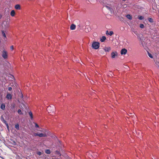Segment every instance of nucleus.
<instances>
[{
	"label": "nucleus",
	"instance_id": "412c9836",
	"mask_svg": "<svg viewBox=\"0 0 159 159\" xmlns=\"http://www.w3.org/2000/svg\"><path fill=\"white\" fill-rule=\"evenodd\" d=\"M138 19L140 20H143L144 19V17L142 16H139Z\"/></svg>",
	"mask_w": 159,
	"mask_h": 159
},
{
	"label": "nucleus",
	"instance_id": "c85d7f7f",
	"mask_svg": "<svg viewBox=\"0 0 159 159\" xmlns=\"http://www.w3.org/2000/svg\"><path fill=\"white\" fill-rule=\"evenodd\" d=\"M37 154L39 156H40L42 154V153L40 152H37Z\"/></svg>",
	"mask_w": 159,
	"mask_h": 159
},
{
	"label": "nucleus",
	"instance_id": "a878e982",
	"mask_svg": "<svg viewBox=\"0 0 159 159\" xmlns=\"http://www.w3.org/2000/svg\"><path fill=\"white\" fill-rule=\"evenodd\" d=\"M106 7L107 9L109 10L110 11H111V7H110L107 6H106Z\"/></svg>",
	"mask_w": 159,
	"mask_h": 159
},
{
	"label": "nucleus",
	"instance_id": "72a5a7b5",
	"mask_svg": "<svg viewBox=\"0 0 159 159\" xmlns=\"http://www.w3.org/2000/svg\"><path fill=\"white\" fill-rule=\"evenodd\" d=\"M123 1H125L126 0H122Z\"/></svg>",
	"mask_w": 159,
	"mask_h": 159
},
{
	"label": "nucleus",
	"instance_id": "39448f33",
	"mask_svg": "<svg viewBox=\"0 0 159 159\" xmlns=\"http://www.w3.org/2000/svg\"><path fill=\"white\" fill-rule=\"evenodd\" d=\"M127 50L125 48H123L120 51V53L121 55H125L127 52Z\"/></svg>",
	"mask_w": 159,
	"mask_h": 159
},
{
	"label": "nucleus",
	"instance_id": "6e6552de",
	"mask_svg": "<svg viewBox=\"0 0 159 159\" xmlns=\"http://www.w3.org/2000/svg\"><path fill=\"white\" fill-rule=\"evenodd\" d=\"M15 8L16 10H20V6L19 4H16L15 6Z\"/></svg>",
	"mask_w": 159,
	"mask_h": 159
},
{
	"label": "nucleus",
	"instance_id": "f3484780",
	"mask_svg": "<svg viewBox=\"0 0 159 159\" xmlns=\"http://www.w3.org/2000/svg\"><path fill=\"white\" fill-rule=\"evenodd\" d=\"M30 116V118L31 119H33V114L32 112L30 111L29 112Z\"/></svg>",
	"mask_w": 159,
	"mask_h": 159
},
{
	"label": "nucleus",
	"instance_id": "bb28decb",
	"mask_svg": "<svg viewBox=\"0 0 159 159\" xmlns=\"http://www.w3.org/2000/svg\"><path fill=\"white\" fill-rule=\"evenodd\" d=\"M34 123L35 124V127L36 128H39V126L36 123Z\"/></svg>",
	"mask_w": 159,
	"mask_h": 159
},
{
	"label": "nucleus",
	"instance_id": "a211bd4d",
	"mask_svg": "<svg viewBox=\"0 0 159 159\" xmlns=\"http://www.w3.org/2000/svg\"><path fill=\"white\" fill-rule=\"evenodd\" d=\"M45 152L48 154H50L51 153L50 150L49 149H47L45 150Z\"/></svg>",
	"mask_w": 159,
	"mask_h": 159
},
{
	"label": "nucleus",
	"instance_id": "4be33fe9",
	"mask_svg": "<svg viewBox=\"0 0 159 159\" xmlns=\"http://www.w3.org/2000/svg\"><path fill=\"white\" fill-rule=\"evenodd\" d=\"M140 27L141 28L143 29L144 27V26L143 24H141L140 25Z\"/></svg>",
	"mask_w": 159,
	"mask_h": 159
},
{
	"label": "nucleus",
	"instance_id": "aec40b11",
	"mask_svg": "<svg viewBox=\"0 0 159 159\" xmlns=\"http://www.w3.org/2000/svg\"><path fill=\"white\" fill-rule=\"evenodd\" d=\"M2 34L3 35V36L5 38H6V35L4 33V31L3 30L2 31Z\"/></svg>",
	"mask_w": 159,
	"mask_h": 159
},
{
	"label": "nucleus",
	"instance_id": "2eb2a0df",
	"mask_svg": "<svg viewBox=\"0 0 159 159\" xmlns=\"http://www.w3.org/2000/svg\"><path fill=\"white\" fill-rule=\"evenodd\" d=\"M126 17L130 20L132 19V16L129 14H128L126 16Z\"/></svg>",
	"mask_w": 159,
	"mask_h": 159
},
{
	"label": "nucleus",
	"instance_id": "423d86ee",
	"mask_svg": "<svg viewBox=\"0 0 159 159\" xmlns=\"http://www.w3.org/2000/svg\"><path fill=\"white\" fill-rule=\"evenodd\" d=\"M6 98L8 100H11L12 98V96L11 94L8 93L6 97Z\"/></svg>",
	"mask_w": 159,
	"mask_h": 159
},
{
	"label": "nucleus",
	"instance_id": "c756f323",
	"mask_svg": "<svg viewBox=\"0 0 159 159\" xmlns=\"http://www.w3.org/2000/svg\"><path fill=\"white\" fill-rule=\"evenodd\" d=\"M8 90L9 91H11L12 90V88L11 87H8Z\"/></svg>",
	"mask_w": 159,
	"mask_h": 159
},
{
	"label": "nucleus",
	"instance_id": "f03ea898",
	"mask_svg": "<svg viewBox=\"0 0 159 159\" xmlns=\"http://www.w3.org/2000/svg\"><path fill=\"white\" fill-rule=\"evenodd\" d=\"M92 47L93 48L97 49L100 47V43L97 42H93L92 44Z\"/></svg>",
	"mask_w": 159,
	"mask_h": 159
},
{
	"label": "nucleus",
	"instance_id": "20e7f679",
	"mask_svg": "<svg viewBox=\"0 0 159 159\" xmlns=\"http://www.w3.org/2000/svg\"><path fill=\"white\" fill-rule=\"evenodd\" d=\"M118 55V52L116 51L112 52L111 54L112 58H114L116 57H117Z\"/></svg>",
	"mask_w": 159,
	"mask_h": 159
},
{
	"label": "nucleus",
	"instance_id": "473e14b6",
	"mask_svg": "<svg viewBox=\"0 0 159 159\" xmlns=\"http://www.w3.org/2000/svg\"><path fill=\"white\" fill-rule=\"evenodd\" d=\"M107 33H108V34H109L108 33V31L107 30V31L106 32V34H107Z\"/></svg>",
	"mask_w": 159,
	"mask_h": 159
},
{
	"label": "nucleus",
	"instance_id": "9d476101",
	"mask_svg": "<svg viewBox=\"0 0 159 159\" xmlns=\"http://www.w3.org/2000/svg\"><path fill=\"white\" fill-rule=\"evenodd\" d=\"M46 135L45 134H43L42 133L39 134V136L40 137H46Z\"/></svg>",
	"mask_w": 159,
	"mask_h": 159
},
{
	"label": "nucleus",
	"instance_id": "7ed1b4c3",
	"mask_svg": "<svg viewBox=\"0 0 159 159\" xmlns=\"http://www.w3.org/2000/svg\"><path fill=\"white\" fill-rule=\"evenodd\" d=\"M2 57L4 59H7L8 57L7 52L5 50H3L2 51Z\"/></svg>",
	"mask_w": 159,
	"mask_h": 159
},
{
	"label": "nucleus",
	"instance_id": "5701e85b",
	"mask_svg": "<svg viewBox=\"0 0 159 159\" xmlns=\"http://www.w3.org/2000/svg\"><path fill=\"white\" fill-rule=\"evenodd\" d=\"M18 114H20V115H21V114H22V111H21V110L20 109H19L18 110Z\"/></svg>",
	"mask_w": 159,
	"mask_h": 159
},
{
	"label": "nucleus",
	"instance_id": "9b49d317",
	"mask_svg": "<svg viewBox=\"0 0 159 159\" xmlns=\"http://www.w3.org/2000/svg\"><path fill=\"white\" fill-rule=\"evenodd\" d=\"M111 49V48L110 47H105L104 48V50L106 52H109Z\"/></svg>",
	"mask_w": 159,
	"mask_h": 159
},
{
	"label": "nucleus",
	"instance_id": "cd10ccee",
	"mask_svg": "<svg viewBox=\"0 0 159 159\" xmlns=\"http://www.w3.org/2000/svg\"><path fill=\"white\" fill-rule=\"evenodd\" d=\"M34 136H39V134L37 133H34Z\"/></svg>",
	"mask_w": 159,
	"mask_h": 159
},
{
	"label": "nucleus",
	"instance_id": "b1692460",
	"mask_svg": "<svg viewBox=\"0 0 159 159\" xmlns=\"http://www.w3.org/2000/svg\"><path fill=\"white\" fill-rule=\"evenodd\" d=\"M148 55L151 58H153V56L149 52H148Z\"/></svg>",
	"mask_w": 159,
	"mask_h": 159
},
{
	"label": "nucleus",
	"instance_id": "4468645a",
	"mask_svg": "<svg viewBox=\"0 0 159 159\" xmlns=\"http://www.w3.org/2000/svg\"><path fill=\"white\" fill-rule=\"evenodd\" d=\"M106 39V37L103 36L100 39V41L101 42H103Z\"/></svg>",
	"mask_w": 159,
	"mask_h": 159
},
{
	"label": "nucleus",
	"instance_id": "dca6fc26",
	"mask_svg": "<svg viewBox=\"0 0 159 159\" xmlns=\"http://www.w3.org/2000/svg\"><path fill=\"white\" fill-rule=\"evenodd\" d=\"M148 21L150 23H152L153 22V20L152 18L150 17H148Z\"/></svg>",
	"mask_w": 159,
	"mask_h": 159
},
{
	"label": "nucleus",
	"instance_id": "f257e3e1",
	"mask_svg": "<svg viewBox=\"0 0 159 159\" xmlns=\"http://www.w3.org/2000/svg\"><path fill=\"white\" fill-rule=\"evenodd\" d=\"M47 110L49 113H51V115H53L55 111V107L53 106H52V107L51 106H48L47 108Z\"/></svg>",
	"mask_w": 159,
	"mask_h": 159
},
{
	"label": "nucleus",
	"instance_id": "ddd939ff",
	"mask_svg": "<svg viewBox=\"0 0 159 159\" xmlns=\"http://www.w3.org/2000/svg\"><path fill=\"white\" fill-rule=\"evenodd\" d=\"M0 108L4 110L5 108V105L4 104H2Z\"/></svg>",
	"mask_w": 159,
	"mask_h": 159
},
{
	"label": "nucleus",
	"instance_id": "0eeeda50",
	"mask_svg": "<svg viewBox=\"0 0 159 159\" xmlns=\"http://www.w3.org/2000/svg\"><path fill=\"white\" fill-rule=\"evenodd\" d=\"M1 120L3 122V123H4V124H5L6 125L7 128V129H8L9 126H8V125L7 123V122L4 119V118L3 117H2V118Z\"/></svg>",
	"mask_w": 159,
	"mask_h": 159
},
{
	"label": "nucleus",
	"instance_id": "2f4dec72",
	"mask_svg": "<svg viewBox=\"0 0 159 159\" xmlns=\"http://www.w3.org/2000/svg\"><path fill=\"white\" fill-rule=\"evenodd\" d=\"M2 16L1 15H0V19L2 18Z\"/></svg>",
	"mask_w": 159,
	"mask_h": 159
},
{
	"label": "nucleus",
	"instance_id": "7c9ffc66",
	"mask_svg": "<svg viewBox=\"0 0 159 159\" xmlns=\"http://www.w3.org/2000/svg\"><path fill=\"white\" fill-rule=\"evenodd\" d=\"M13 46H11L10 47V49L11 50H13Z\"/></svg>",
	"mask_w": 159,
	"mask_h": 159
},
{
	"label": "nucleus",
	"instance_id": "1a4fd4ad",
	"mask_svg": "<svg viewBox=\"0 0 159 159\" xmlns=\"http://www.w3.org/2000/svg\"><path fill=\"white\" fill-rule=\"evenodd\" d=\"M75 25L74 24H72L70 26V29L71 30H74L75 28Z\"/></svg>",
	"mask_w": 159,
	"mask_h": 159
},
{
	"label": "nucleus",
	"instance_id": "393cba45",
	"mask_svg": "<svg viewBox=\"0 0 159 159\" xmlns=\"http://www.w3.org/2000/svg\"><path fill=\"white\" fill-rule=\"evenodd\" d=\"M113 32L112 31H110L109 32V34L111 36L113 34Z\"/></svg>",
	"mask_w": 159,
	"mask_h": 159
},
{
	"label": "nucleus",
	"instance_id": "f8f14e48",
	"mask_svg": "<svg viewBox=\"0 0 159 159\" xmlns=\"http://www.w3.org/2000/svg\"><path fill=\"white\" fill-rule=\"evenodd\" d=\"M15 11L14 10H12L11 11L10 13V15L11 16L13 17L15 16Z\"/></svg>",
	"mask_w": 159,
	"mask_h": 159
},
{
	"label": "nucleus",
	"instance_id": "6ab92c4d",
	"mask_svg": "<svg viewBox=\"0 0 159 159\" xmlns=\"http://www.w3.org/2000/svg\"><path fill=\"white\" fill-rule=\"evenodd\" d=\"M15 128L17 130L19 129V125L18 124L16 125Z\"/></svg>",
	"mask_w": 159,
	"mask_h": 159
}]
</instances>
